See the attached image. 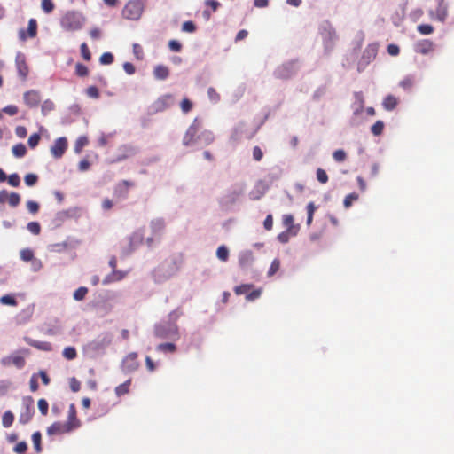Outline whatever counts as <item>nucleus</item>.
<instances>
[{
	"mask_svg": "<svg viewBox=\"0 0 454 454\" xmlns=\"http://www.w3.org/2000/svg\"><path fill=\"white\" fill-rule=\"evenodd\" d=\"M114 55L111 52H105L101 55L99 62L102 65H110L114 62Z\"/></svg>",
	"mask_w": 454,
	"mask_h": 454,
	"instance_id": "nucleus-45",
	"label": "nucleus"
},
{
	"mask_svg": "<svg viewBox=\"0 0 454 454\" xmlns=\"http://www.w3.org/2000/svg\"><path fill=\"white\" fill-rule=\"evenodd\" d=\"M130 383H131V380L129 379L124 383L117 386L115 387V394H116V395L121 396L122 395L127 394L129 392V387Z\"/></svg>",
	"mask_w": 454,
	"mask_h": 454,
	"instance_id": "nucleus-33",
	"label": "nucleus"
},
{
	"mask_svg": "<svg viewBox=\"0 0 454 454\" xmlns=\"http://www.w3.org/2000/svg\"><path fill=\"white\" fill-rule=\"evenodd\" d=\"M280 267V262L278 259H274L270 266V269L268 270V276L271 277L273 276Z\"/></svg>",
	"mask_w": 454,
	"mask_h": 454,
	"instance_id": "nucleus-55",
	"label": "nucleus"
},
{
	"mask_svg": "<svg viewBox=\"0 0 454 454\" xmlns=\"http://www.w3.org/2000/svg\"><path fill=\"white\" fill-rule=\"evenodd\" d=\"M75 74L80 77H84L88 75L89 69L85 65L82 63H77L75 65Z\"/></svg>",
	"mask_w": 454,
	"mask_h": 454,
	"instance_id": "nucleus-43",
	"label": "nucleus"
},
{
	"mask_svg": "<svg viewBox=\"0 0 454 454\" xmlns=\"http://www.w3.org/2000/svg\"><path fill=\"white\" fill-rule=\"evenodd\" d=\"M66 425H69L71 427V431L78 428L80 427V421L78 420L76 417V411L74 404H70L69 411H68V416H67V421L65 423Z\"/></svg>",
	"mask_w": 454,
	"mask_h": 454,
	"instance_id": "nucleus-23",
	"label": "nucleus"
},
{
	"mask_svg": "<svg viewBox=\"0 0 454 454\" xmlns=\"http://www.w3.org/2000/svg\"><path fill=\"white\" fill-rule=\"evenodd\" d=\"M2 111L10 116H13L18 114L19 109L14 105H8L5 107H4Z\"/></svg>",
	"mask_w": 454,
	"mask_h": 454,
	"instance_id": "nucleus-63",
	"label": "nucleus"
},
{
	"mask_svg": "<svg viewBox=\"0 0 454 454\" xmlns=\"http://www.w3.org/2000/svg\"><path fill=\"white\" fill-rule=\"evenodd\" d=\"M156 350L164 353H174L176 350V346L172 342L160 343L156 346Z\"/></svg>",
	"mask_w": 454,
	"mask_h": 454,
	"instance_id": "nucleus-27",
	"label": "nucleus"
},
{
	"mask_svg": "<svg viewBox=\"0 0 454 454\" xmlns=\"http://www.w3.org/2000/svg\"><path fill=\"white\" fill-rule=\"evenodd\" d=\"M27 349H22L19 351H15L10 356H6L1 358L0 363L3 366L8 367L11 365L15 366L17 369H22L25 364L26 361L24 356L20 355V353H27Z\"/></svg>",
	"mask_w": 454,
	"mask_h": 454,
	"instance_id": "nucleus-9",
	"label": "nucleus"
},
{
	"mask_svg": "<svg viewBox=\"0 0 454 454\" xmlns=\"http://www.w3.org/2000/svg\"><path fill=\"white\" fill-rule=\"evenodd\" d=\"M434 43L430 40L423 39L415 44V51L423 55L428 54L434 51Z\"/></svg>",
	"mask_w": 454,
	"mask_h": 454,
	"instance_id": "nucleus-21",
	"label": "nucleus"
},
{
	"mask_svg": "<svg viewBox=\"0 0 454 454\" xmlns=\"http://www.w3.org/2000/svg\"><path fill=\"white\" fill-rule=\"evenodd\" d=\"M181 110L184 114L189 113L192 108V103L191 100L187 98H183V100L180 103Z\"/></svg>",
	"mask_w": 454,
	"mask_h": 454,
	"instance_id": "nucleus-46",
	"label": "nucleus"
},
{
	"mask_svg": "<svg viewBox=\"0 0 454 454\" xmlns=\"http://www.w3.org/2000/svg\"><path fill=\"white\" fill-rule=\"evenodd\" d=\"M207 96L209 99L214 103H216L220 100L219 93H217V91L212 87L208 88Z\"/></svg>",
	"mask_w": 454,
	"mask_h": 454,
	"instance_id": "nucleus-61",
	"label": "nucleus"
},
{
	"mask_svg": "<svg viewBox=\"0 0 454 454\" xmlns=\"http://www.w3.org/2000/svg\"><path fill=\"white\" fill-rule=\"evenodd\" d=\"M216 256L219 260L226 262L229 258V249L226 246L222 245L217 248Z\"/></svg>",
	"mask_w": 454,
	"mask_h": 454,
	"instance_id": "nucleus-32",
	"label": "nucleus"
},
{
	"mask_svg": "<svg viewBox=\"0 0 454 454\" xmlns=\"http://www.w3.org/2000/svg\"><path fill=\"white\" fill-rule=\"evenodd\" d=\"M20 259L24 262H32L34 258V253L29 248H25L20 251Z\"/></svg>",
	"mask_w": 454,
	"mask_h": 454,
	"instance_id": "nucleus-41",
	"label": "nucleus"
},
{
	"mask_svg": "<svg viewBox=\"0 0 454 454\" xmlns=\"http://www.w3.org/2000/svg\"><path fill=\"white\" fill-rule=\"evenodd\" d=\"M24 181L27 186H34L38 181V176L33 173L27 174L24 177Z\"/></svg>",
	"mask_w": 454,
	"mask_h": 454,
	"instance_id": "nucleus-47",
	"label": "nucleus"
},
{
	"mask_svg": "<svg viewBox=\"0 0 454 454\" xmlns=\"http://www.w3.org/2000/svg\"><path fill=\"white\" fill-rule=\"evenodd\" d=\"M153 75L157 80H165L169 75V69L164 65H158L153 69Z\"/></svg>",
	"mask_w": 454,
	"mask_h": 454,
	"instance_id": "nucleus-24",
	"label": "nucleus"
},
{
	"mask_svg": "<svg viewBox=\"0 0 454 454\" xmlns=\"http://www.w3.org/2000/svg\"><path fill=\"white\" fill-rule=\"evenodd\" d=\"M299 229H286V231H282L278 236V239L281 243H286L291 237H294L297 235Z\"/></svg>",
	"mask_w": 454,
	"mask_h": 454,
	"instance_id": "nucleus-26",
	"label": "nucleus"
},
{
	"mask_svg": "<svg viewBox=\"0 0 454 454\" xmlns=\"http://www.w3.org/2000/svg\"><path fill=\"white\" fill-rule=\"evenodd\" d=\"M244 192L242 184H235L221 199L220 203L223 207H228L235 204Z\"/></svg>",
	"mask_w": 454,
	"mask_h": 454,
	"instance_id": "nucleus-10",
	"label": "nucleus"
},
{
	"mask_svg": "<svg viewBox=\"0 0 454 454\" xmlns=\"http://www.w3.org/2000/svg\"><path fill=\"white\" fill-rule=\"evenodd\" d=\"M126 271L112 270V272L104 278V279L102 280V284L104 286H107L114 282L121 281L126 277Z\"/></svg>",
	"mask_w": 454,
	"mask_h": 454,
	"instance_id": "nucleus-20",
	"label": "nucleus"
},
{
	"mask_svg": "<svg viewBox=\"0 0 454 454\" xmlns=\"http://www.w3.org/2000/svg\"><path fill=\"white\" fill-rule=\"evenodd\" d=\"M113 338L114 336L111 333H102L88 342L84 349L91 356L103 355L106 348L112 343Z\"/></svg>",
	"mask_w": 454,
	"mask_h": 454,
	"instance_id": "nucleus-4",
	"label": "nucleus"
},
{
	"mask_svg": "<svg viewBox=\"0 0 454 454\" xmlns=\"http://www.w3.org/2000/svg\"><path fill=\"white\" fill-rule=\"evenodd\" d=\"M261 294H262L261 288L254 290V291L247 294L246 300L248 301H253L258 299L261 296Z\"/></svg>",
	"mask_w": 454,
	"mask_h": 454,
	"instance_id": "nucleus-59",
	"label": "nucleus"
},
{
	"mask_svg": "<svg viewBox=\"0 0 454 454\" xmlns=\"http://www.w3.org/2000/svg\"><path fill=\"white\" fill-rule=\"evenodd\" d=\"M254 262V255L252 251H241L239 254V264L243 270H248Z\"/></svg>",
	"mask_w": 454,
	"mask_h": 454,
	"instance_id": "nucleus-19",
	"label": "nucleus"
},
{
	"mask_svg": "<svg viewBox=\"0 0 454 454\" xmlns=\"http://www.w3.org/2000/svg\"><path fill=\"white\" fill-rule=\"evenodd\" d=\"M174 103L172 95H164L159 98L153 104L155 111L161 112L170 107Z\"/></svg>",
	"mask_w": 454,
	"mask_h": 454,
	"instance_id": "nucleus-17",
	"label": "nucleus"
},
{
	"mask_svg": "<svg viewBox=\"0 0 454 454\" xmlns=\"http://www.w3.org/2000/svg\"><path fill=\"white\" fill-rule=\"evenodd\" d=\"M333 158L337 162H342L346 160L347 154L344 150L339 149L333 152Z\"/></svg>",
	"mask_w": 454,
	"mask_h": 454,
	"instance_id": "nucleus-48",
	"label": "nucleus"
},
{
	"mask_svg": "<svg viewBox=\"0 0 454 454\" xmlns=\"http://www.w3.org/2000/svg\"><path fill=\"white\" fill-rule=\"evenodd\" d=\"M20 196L17 192H8L5 190L0 191V202L8 203L11 207H17L20 204Z\"/></svg>",
	"mask_w": 454,
	"mask_h": 454,
	"instance_id": "nucleus-15",
	"label": "nucleus"
},
{
	"mask_svg": "<svg viewBox=\"0 0 454 454\" xmlns=\"http://www.w3.org/2000/svg\"><path fill=\"white\" fill-rule=\"evenodd\" d=\"M201 128L200 121L196 118L193 120L192 123L189 126L187 129L184 137H183V144L186 146H189L192 144H194L200 137L198 136V133Z\"/></svg>",
	"mask_w": 454,
	"mask_h": 454,
	"instance_id": "nucleus-11",
	"label": "nucleus"
},
{
	"mask_svg": "<svg viewBox=\"0 0 454 454\" xmlns=\"http://www.w3.org/2000/svg\"><path fill=\"white\" fill-rule=\"evenodd\" d=\"M37 34V22L35 19H30L27 26V35L33 38Z\"/></svg>",
	"mask_w": 454,
	"mask_h": 454,
	"instance_id": "nucleus-36",
	"label": "nucleus"
},
{
	"mask_svg": "<svg viewBox=\"0 0 454 454\" xmlns=\"http://www.w3.org/2000/svg\"><path fill=\"white\" fill-rule=\"evenodd\" d=\"M418 31L421 35H430L434 32V27L429 24H420L418 26Z\"/></svg>",
	"mask_w": 454,
	"mask_h": 454,
	"instance_id": "nucleus-52",
	"label": "nucleus"
},
{
	"mask_svg": "<svg viewBox=\"0 0 454 454\" xmlns=\"http://www.w3.org/2000/svg\"><path fill=\"white\" fill-rule=\"evenodd\" d=\"M359 196L356 192H352L348 194L343 201L344 207L346 208H348L351 207L354 201H356L358 200Z\"/></svg>",
	"mask_w": 454,
	"mask_h": 454,
	"instance_id": "nucleus-39",
	"label": "nucleus"
},
{
	"mask_svg": "<svg viewBox=\"0 0 454 454\" xmlns=\"http://www.w3.org/2000/svg\"><path fill=\"white\" fill-rule=\"evenodd\" d=\"M83 16L77 12H67L60 20L61 27L67 31H75L82 27L84 24Z\"/></svg>",
	"mask_w": 454,
	"mask_h": 454,
	"instance_id": "nucleus-5",
	"label": "nucleus"
},
{
	"mask_svg": "<svg viewBox=\"0 0 454 454\" xmlns=\"http://www.w3.org/2000/svg\"><path fill=\"white\" fill-rule=\"evenodd\" d=\"M317 179L321 184H326L328 182V176L323 168L317 169Z\"/></svg>",
	"mask_w": 454,
	"mask_h": 454,
	"instance_id": "nucleus-58",
	"label": "nucleus"
},
{
	"mask_svg": "<svg viewBox=\"0 0 454 454\" xmlns=\"http://www.w3.org/2000/svg\"><path fill=\"white\" fill-rule=\"evenodd\" d=\"M15 63L19 75L22 78V80H26L29 73V68L27 64L25 55L19 52L16 55Z\"/></svg>",
	"mask_w": 454,
	"mask_h": 454,
	"instance_id": "nucleus-14",
	"label": "nucleus"
},
{
	"mask_svg": "<svg viewBox=\"0 0 454 454\" xmlns=\"http://www.w3.org/2000/svg\"><path fill=\"white\" fill-rule=\"evenodd\" d=\"M34 313V307L28 306L26 309H22L17 316V321L20 324H25L27 322Z\"/></svg>",
	"mask_w": 454,
	"mask_h": 454,
	"instance_id": "nucleus-25",
	"label": "nucleus"
},
{
	"mask_svg": "<svg viewBox=\"0 0 454 454\" xmlns=\"http://www.w3.org/2000/svg\"><path fill=\"white\" fill-rule=\"evenodd\" d=\"M8 184L12 187H18L20 183V176L17 173L10 175L7 179Z\"/></svg>",
	"mask_w": 454,
	"mask_h": 454,
	"instance_id": "nucleus-51",
	"label": "nucleus"
},
{
	"mask_svg": "<svg viewBox=\"0 0 454 454\" xmlns=\"http://www.w3.org/2000/svg\"><path fill=\"white\" fill-rule=\"evenodd\" d=\"M379 44L376 43H370L364 51L361 59L357 63L359 72L363 71L371 62H372L378 53Z\"/></svg>",
	"mask_w": 454,
	"mask_h": 454,
	"instance_id": "nucleus-7",
	"label": "nucleus"
},
{
	"mask_svg": "<svg viewBox=\"0 0 454 454\" xmlns=\"http://www.w3.org/2000/svg\"><path fill=\"white\" fill-rule=\"evenodd\" d=\"M144 6L139 0L129 1L122 10V15L125 19L137 20L143 13Z\"/></svg>",
	"mask_w": 454,
	"mask_h": 454,
	"instance_id": "nucleus-6",
	"label": "nucleus"
},
{
	"mask_svg": "<svg viewBox=\"0 0 454 454\" xmlns=\"http://www.w3.org/2000/svg\"><path fill=\"white\" fill-rule=\"evenodd\" d=\"M42 9L46 13H51L54 9V4L51 0H42Z\"/></svg>",
	"mask_w": 454,
	"mask_h": 454,
	"instance_id": "nucleus-57",
	"label": "nucleus"
},
{
	"mask_svg": "<svg viewBox=\"0 0 454 454\" xmlns=\"http://www.w3.org/2000/svg\"><path fill=\"white\" fill-rule=\"evenodd\" d=\"M89 144V139L86 136H81L79 137L74 144V152L76 153H80L83 147L86 146Z\"/></svg>",
	"mask_w": 454,
	"mask_h": 454,
	"instance_id": "nucleus-28",
	"label": "nucleus"
},
{
	"mask_svg": "<svg viewBox=\"0 0 454 454\" xmlns=\"http://www.w3.org/2000/svg\"><path fill=\"white\" fill-rule=\"evenodd\" d=\"M54 103L50 100V99H47L45 100L43 105H42V113L43 115H46L48 113H50L51 111H52L54 109Z\"/></svg>",
	"mask_w": 454,
	"mask_h": 454,
	"instance_id": "nucleus-49",
	"label": "nucleus"
},
{
	"mask_svg": "<svg viewBox=\"0 0 454 454\" xmlns=\"http://www.w3.org/2000/svg\"><path fill=\"white\" fill-rule=\"evenodd\" d=\"M12 152L15 157L21 158L26 155L27 148L23 144L20 143L12 146Z\"/></svg>",
	"mask_w": 454,
	"mask_h": 454,
	"instance_id": "nucleus-30",
	"label": "nucleus"
},
{
	"mask_svg": "<svg viewBox=\"0 0 454 454\" xmlns=\"http://www.w3.org/2000/svg\"><path fill=\"white\" fill-rule=\"evenodd\" d=\"M182 30L187 33H193L196 30L194 23L191 20L183 23Z\"/></svg>",
	"mask_w": 454,
	"mask_h": 454,
	"instance_id": "nucleus-64",
	"label": "nucleus"
},
{
	"mask_svg": "<svg viewBox=\"0 0 454 454\" xmlns=\"http://www.w3.org/2000/svg\"><path fill=\"white\" fill-rule=\"evenodd\" d=\"M396 98L394 96H387L383 101V106L387 110H393L396 106Z\"/></svg>",
	"mask_w": 454,
	"mask_h": 454,
	"instance_id": "nucleus-37",
	"label": "nucleus"
},
{
	"mask_svg": "<svg viewBox=\"0 0 454 454\" xmlns=\"http://www.w3.org/2000/svg\"><path fill=\"white\" fill-rule=\"evenodd\" d=\"M41 439H42V434L39 431H36L32 434V441L34 443V448L37 453H40L42 451Z\"/></svg>",
	"mask_w": 454,
	"mask_h": 454,
	"instance_id": "nucleus-35",
	"label": "nucleus"
},
{
	"mask_svg": "<svg viewBox=\"0 0 454 454\" xmlns=\"http://www.w3.org/2000/svg\"><path fill=\"white\" fill-rule=\"evenodd\" d=\"M67 140L66 137H59L54 141L53 145L51 147V155L55 159L61 158L67 149Z\"/></svg>",
	"mask_w": 454,
	"mask_h": 454,
	"instance_id": "nucleus-13",
	"label": "nucleus"
},
{
	"mask_svg": "<svg viewBox=\"0 0 454 454\" xmlns=\"http://www.w3.org/2000/svg\"><path fill=\"white\" fill-rule=\"evenodd\" d=\"M145 229H139L135 231L128 240V246L122 247V256L126 257L136 250L138 245L144 241L149 248L158 246L162 239L161 229H150V233H145Z\"/></svg>",
	"mask_w": 454,
	"mask_h": 454,
	"instance_id": "nucleus-2",
	"label": "nucleus"
},
{
	"mask_svg": "<svg viewBox=\"0 0 454 454\" xmlns=\"http://www.w3.org/2000/svg\"><path fill=\"white\" fill-rule=\"evenodd\" d=\"M40 139H41V137L38 133H34L32 134L29 138H28V145L30 146V148H35L38 145L39 142H40Z\"/></svg>",
	"mask_w": 454,
	"mask_h": 454,
	"instance_id": "nucleus-53",
	"label": "nucleus"
},
{
	"mask_svg": "<svg viewBox=\"0 0 454 454\" xmlns=\"http://www.w3.org/2000/svg\"><path fill=\"white\" fill-rule=\"evenodd\" d=\"M12 383L7 380H0V397L7 394Z\"/></svg>",
	"mask_w": 454,
	"mask_h": 454,
	"instance_id": "nucleus-50",
	"label": "nucleus"
},
{
	"mask_svg": "<svg viewBox=\"0 0 454 454\" xmlns=\"http://www.w3.org/2000/svg\"><path fill=\"white\" fill-rule=\"evenodd\" d=\"M37 405L42 415H47L49 409L48 402L45 399L42 398L38 401Z\"/></svg>",
	"mask_w": 454,
	"mask_h": 454,
	"instance_id": "nucleus-54",
	"label": "nucleus"
},
{
	"mask_svg": "<svg viewBox=\"0 0 454 454\" xmlns=\"http://www.w3.org/2000/svg\"><path fill=\"white\" fill-rule=\"evenodd\" d=\"M14 420V415L11 411H6L2 418V424L3 427L5 428L10 427Z\"/></svg>",
	"mask_w": 454,
	"mask_h": 454,
	"instance_id": "nucleus-31",
	"label": "nucleus"
},
{
	"mask_svg": "<svg viewBox=\"0 0 454 454\" xmlns=\"http://www.w3.org/2000/svg\"><path fill=\"white\" fill-rule=\"evenodd\" d=\"M35 414L34 399L31 396H25L22 399V408L19 416V422L22 425L27 424Z\"/></svg>",
	"mask_w": 454,
	"mask_h": 454,
	"instance_id": "nucleus-8",
	"label": "nucleus"
},
{
	"mask_svg": "<svg viewBox=\"0 0 454 454\" xmlns=\"http://www.w3.org/2000/svg\"><path fill=\"white\" fill-rule=\"evenodd\" d=\"M24 340L27 344H28L31 347H34L39 350L43 351H51L52 349V346L50 342L47 341H39L35 340L30 337H25Z\"/></svg>",
	"mask_w": 454,
	"mask_h": 454,
	"instance_id": "nucleus-22",
	"label": "nucleus"
},
{
	"mask_svg": "<svg viewBox=\"0 0 454 454\" xmlns=\"http://www.w3.org/2000/svg\"><path fill=\"white\" fill-rule=\"evenodd\" d=\"M253 287V285L251 284H242L240 286H237L234 288V292L238 295L246 294H248V291Z\"/></svg>",
	"mask_w": 454,
	"mask_h": 454,
	"instance_id": "nucleus-40",
	"label": "nucleus"
},
{
	"mask_svg": "<svg viewBox=\"0 0 454 454\" xmlns=\"http://www.w3.org/2000/svg\"><path fill=\"white\" fill-rule=\"evenodd\" d=\"M81 53H82V58L86 61H90L91 59V53H90L86 43H82L81 44Z\"/></svg>",
	"mask_w": 454,
	"mask_h": 454,
	"instance_id": "nucleus-56",
	"label": "nucleus"
},
{
	"mask_svg": "<svg viewBox=\"0 0 454 454\" xmlns=\"http://www.w3.org/2000/svg\"><path fill=\"white\" fill-rule=\"evenodd\" d=\"M23 100L28 107L35 108L38 106L41 101V96L37 90H31L24 93Z\"/></svg>",
	"mask_w": 454,
	"mask_h": 454,
	"instance_id": "nucleus-16",
	"label": "nucleus"
},
{
	"mask_svg": "<svg viewBox=\"0 0 454 454\" xmlns=\"http://www.w3.org/2000/svg\"><path fill=\"white\" fill-rule=\"evenodd\" d=\"M87 294H88V288L85 286H80L74 292L73 297L75 301H81L84 300Z\"/></svg>",
	"mask_w": 454,
	"mask_h": 454,
	"instance_id": "nucleus-34",
	"label": "nucleus"
},
{
	"mask_svg": "<svg viewBox=\"0 0 454 454\" xmlns=\"http://www.w3.org/2000/svg\"><path fill=\"white\" fill-rule=\"evenodd\" d=\"M384 123L381 121H377L371 128V131L374 136H380L383 132Z\"/></svg>",
	"mask_w": 454,
	"mask_h": 454,
	"instance_id": "nucleus-42",
	"label": "nucleus"
},
{
	"mask_svg": "<svg viewBox=\"0 0 454 454\" xmlns=\"http://www.w3.org/2000/svg\"><path fill=\"white\" fill-rule=\"evenodd\" d=\"M86 94L90 98H98L99 97V90L96 86L92 85L86 89Z\"/></svg>",
	"mask_w": 454,
	"mask_h": 454,
	"instance_id": "nucleus-60",
	"label": "nucleus"
},
{
	"mask_svg": "<svg viewBox=\"0 0 454 454\" xmlns=\"http://www.w3.org/2000/svg\"><path fill=\"white\" fill-rule=\"evenodd\" d=\"M307 224L308 225H310L311 223H312V219H313V215H314V212L316 210V207L314 205L313 202H309L308 205H307Z\"/></svg>",
	"mask_w": 454,
	"mask_h": 454,
	"instance_id": "nucleus-44",
	"label": "nucleus"
},
{
	"mask_svg": "<svg viewBox=\"0 0 454 454\" xmlns=\"http://www.w3.org/2000/svg\"><path fill=\"white\" fill-rule=\"evenodd\" d=\"M71 427L69 425H66L62 422H54L47 428V434L49 435H54V434H61L65 433H70Z\"/></svg>",
	"mask_w": 454,
	"mask_h": 454,
	"instance_id": "nucleus-18",
	"label": "nucleus"
},
{
	"mask_svg": "<svg viewBox=\"0 0 454 454\" xmlns=\"http://www.w3.org/2000/svg\"><path fill=\"white\" fill-rule=\"evenodd\" d=\"M183 316V310L176 308L170 311L166 318L153 325V334L158 339L177 340L180 338V331L177 325L178 319Z\"/></svg>",
	"mask_w": 454,
	"mask_h": 454,
	"instance_id": "nucleus-1",
	"label": "nucleus"
},
{
	"mask_svg": "<svg viewBox=\"0 0 454 454\" xmlns=\"http://www.w3.org/2000/svg\"><path fill=\"white\" fill-rule=\"evenodd\" d=\"M67 247V241L61 243L51 244L49 247V249L52 252H60L64 250Z\"/></svg>",
	"mask_w": 454,
	"mask_h": 454,
	"instance_id": "nucleus-62",
	"label": "nucleus"
},
{
	"mask_svg": "<svg viewBox=\"0 0 454 454\" xmlns=\"http://www.w3.org/2000/svg\"><path fill=\"white\" fill-rule=\"evenodd\" d=\"M0 303L2 305H8V306H17L18 301L15 298V295L12 294H5L0 297Z\"/></svg>",
	"mask_w": 454,
	"mask_h": 454,
	"instance_id": "nucleus-29",
	"label": "nucleus"
},
{
	"mask_svg": "<svg viewBox=\"0 0 454 454\" xmlns=\"http://www.w3.org/2000/svg\"><path fill=\"white\" fill-rule=\"evenodd\" d=\"M63 356L67 360H73L77 356L76 349L74 347H67L63 350Z\"/></svg>",
	"mask_w": 454,
	"mask_h": 454,
	"instance_id": "nucleus-38",
	"label": "nucleus"
},
{
	"mask_svg": "<svg viewBox=\"0 0 454 454\" xmlns=\"http://www.w3.org/2000/svg\"><path fill=\"white\" fill-rule=\"evenodd\" d=\"M139 363L137 362V353L131 352L127 355L121 362V368L124 373H131L137 370Z\"/></svg>",
	"mask_w": 454,
	"mask_h": 454,
	"instance_id": "nucleus-12",
	"label": "nucleus"
},
{
	"mask_svg": "<svg viewBox=\"0 0 454 454\" xmlns=\"http://www.w3.org/2000/svg\"><path fill=\"white\" fill-rule=\"evenodd\" d=\"M183 262L182 254H171L153 270L152 276L154 282L160 284L174 277L180 270Z\"/></svg>",
	"mask_w": 454,
	"mask_h": 454,
	"instance_id": "nucleus-3",
	"label": "nucleus"
}]
</instances>
